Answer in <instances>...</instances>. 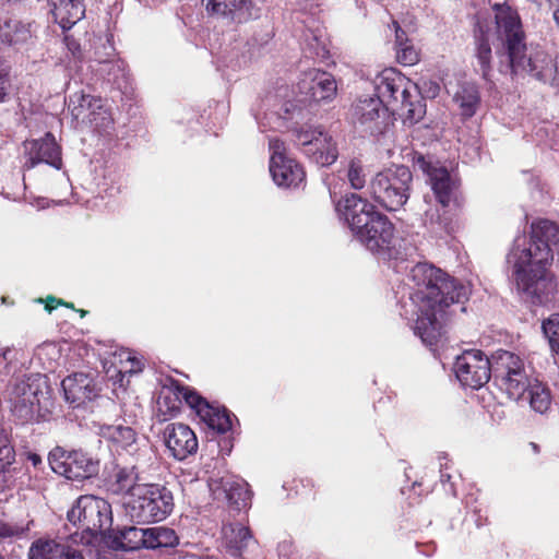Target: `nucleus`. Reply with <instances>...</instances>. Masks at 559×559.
<instances>
[{"instance_id":"41","label":"nucleus","mask_w":559,"mask_h":559,"mask_svg":"<svg viewBox=\"0 0 559 559\" xmlns=\"http://www.w3.org/2000/svg\"><path fill=\"white\" fill-rule=\"evenodd\" d=\"M100 103H102L100 97L82 94L80 97V105L73 109V115L76 118L80 117L83 114L81 108H83L84 106H86L87 108L96 107V108L100 109L102 108Z\"/></svg>"},{"instance_id":"1","label":"nucleus","mask_w":559,"mask_h":559,"mask_svg":"<svg viewBox=\"0 0 559 559\" xmlns=\"http://www.w3.org/2000/svg\"><path fill=\"white\" fill-rule=\"evenodd\" d=\"M411 281L415 289L413 300L417 307L414 332L427 346H437L445 333L447 309L453 304L465 302L471 289L428 263H417L411 270Z\"/></svg>"},{"instance_id":"20","label":"nucleus","mask_w":559,"mask_h":559,"mask_svg":"<svg viewBox=\"0 0 559 559\" xmlns=\"http://www.w3.org/2000/svg\"><path fill=\"white\" fill-rule=\"evenodd\" d=\"M210 15L227 20L229 23L243 24L257 16L254 0H202Z\"/></svg>"},{"instance_id":"22","label":"nucleus","mask_w":559,"mask_h":559,"mask_svg":"<svg viewBox=\"0 0 559 559\" xmlns=\"http://www.w3.org/2000/svg\"><path fill=\"white\" fill-rule=\"evenodd\" d=\"M222 534L225 551L234 559H245L248 550L258 544L250 527L239 522L224 525Z\"/></svg>"},{"instance_id":"38","label":"nucleus","mask_w":559,"mask_h":559,"mask_svg":"<svg viewBox=\"0 0 559 559\" xmlns=\"http://www.w3.org/2000/svg\"><path fill=\"white\" fill-rule=\"evenodd\" d=\"M15 459V451L8 432L0 427V468L11 465Z\"/></svg>"},{"instance_id":"19","label":"nucleus","mask_w":559,"mask_h":559,"mask_svg":"<svg viewBox=\"0 0 559 559\" xmlns=\"http://www.w3.org/2000/svg\"><path fill=\"white\" fill-rule=\"evenodd\" d=\"M354 117L370 134H382L390 119L389 107L377 96L359 99L354 106Z\"/></svg>"},{"instance_id":"44","label":"nucleus","mask_w":559,"mask_h":559,"mask_svg":"<svg viewBox=\"0 0 559 559\" xmlns=\"http://www.w3.org/2000/svg\"><path fill=\"white\" fill-rule=\"evenodd\" d=\"M19 534V528L0 521V537H12Z\"/></svg>"},{"instance_id":"30","label":"nucleus","mask_w":559,"mask_h":559,"mask_svg":"<svg viewBox=\"0 0 559 559\" xmlns=\"http://www.w3.org/2000/svg\"><path fill=\"white\" fill-rule=\"evenodd\" d=\"M148 528H140L136 526L124 527L119 531L115 538V543L119 548L126 551L148 548Z\"/></svg>"},{"instance_id":"16","label":"nucleus","mask_w":559,"mask_h":559,"mask_svg":"<svg viewBox=\"0 0 559 559\" xmlns=\"http://www.w3.org/2000/svg\"><path fill=\"white\" fill-rule=\"evenodd\" d=\"M147 480L140 472L136 465L111 464L106 467L103 474V486L105 490L112 496L133 497L135 488Z\"/></svg>"},{"instance_id":"4","label":"nucleus","mask_w":559,"mask_h":559,"mask_svg":"<svg viewBox=\"0 0 559 559\" xmlns=\"http://www.w3.org/2000/svg\"><path fill=\"white\" fill-rule=\"evenodd\" d=\"M182 402L213 431L225 433L231 429L233 414L225 406L209 402L194 388L175 379H170L157 401L162 420L176 417Z\"/></svg>"},{"instance_id":"49","label":"nucleus","mask_w":559,"mask_h":559,"mask_svg":"<svg viewBox=\"0 0 559 559\" xmlns=\"http://www.w3.org/2000/svg\"><path fill=\"white\" fill-rule=\"evenodd\" d=\"M80 312V316L83 318L87 314V311L86 310H83V309H80L78 310Z\"/></svg>"},{"instance_id":"52","label":"nucleus","mask_w":559,"mask_h":559,"mask_svg":"<svg viewBox=\"0 0 559 559\" xmlns=\"http://www.w3.org/2000/svg\"><path fill=\"white\" fill-rule=\"evenodd\" d=\"M0 559H4V557L0 554Z\"/></svg>"},{"instance_id":"18","label":"nucleus","mask_w":559,"mask_h":559,"mask_svg":"<svg viewBox=\"0 0 559 559\" xmlns=\"http://www.w3.org/2000/svg\"><path fill=\"white\" fill-rule=\"evenodd\" d=\"M24 148L26 155L24 168L32 169L36 165L45 163L56 169H61V147L51 132H47L41 139L25 141Z\"/></svg>"},{"instance_id":"40","label":"nucleus","mask_w":559,"mask_h":559,"mask_svg":"<svg viewBox=\"0 0 559 559\" xmlns=\"http://www.w3.org/2000/svg\"><path fill=\"white\" fill-rule=\"evenodd\" d=\"M269 146L271 150V158L270 163L273 162H282L283 158L288 157L286 154V145L285 142L278 138H273L269 142Z\"/></svg>"},{"instance_id":"33","label":"nucleus","mask_w":559,"mask_h":559,"mask_svg":"<svg viewBox=\"0 0 559 559\" xmlns=\"http://www.w3.org/2000/svg\"><path fill=\"white\" fill-rule=\"evenodd\" d=\"M475 57L479 63L481 75L485 80L489 79L491 72L492 51L489 43V36L486 31L480 28L475 35Z\"/></svg>"},{"instance_id":"48","label":"nucleus","mask_w":559,"mask_h":559,"mask_svg":"<svg viewBox=\"0 0 559 559\" xmlns=\"http://www.w3.org/2000/svg\"><path fill=\"white\" fill-rule=\"evenodd\" d=\"M10 352H11V350H10L9 348H5V349H2V350H1L0 355L2 356V358H3L4 360H8V355L10 354Z\"/></svg>"},{"instance_id":"25","label":"nucleus","mask_w":559,"mask_h":559,"mask_svg":"<svg viewBox=\"0 0 559 559\" xmlns=\"http://www.w3.org/2000/svg\"><path fill=\"white\" fill-rule=\"evenodd\" d=\"M28 559H84L72 546L55 539H37L28 551Z\"/></svg>"},{"instance_id":"45","label":"nucleus","mask_w":559,"mask_h":559,"mask_svg":"<svg viewBox=\"0 0 559 559\" xmlns=\"http://www.w3.org/2000/svg\"><path fill=\"white\" fill-rule=\"evenodd\" d=\"M548 82L554 86H557L559 83V56L552 62V74Z\"/></svg>"},{"instance_id":"28","label":"nucleus","mask_w":559,"mask_h":559,"mask_svg":"<svg viewBox=\"0 0 559 559\" xmlns=\"http://www.w3.org/2000/svg\"><path fill=\"white\" fill-rule=\"evenodd\" d=\"M429 179L437 201L443 207H447L454 197V192L457 188L456 181L444 167L432 168L429 171Z\"/></svg>"},{"instance_id":"23","label":"nucleus","mask_w":559,"mask_h":559,"mask_svg":"<svg viewBox=\"0 0 559 559\" xmlns=\"http://www.w3.org/2000/svg\"><path fill=\"white\" fill-rule=\"evenodd\" d=\"M210 486L214 492L223 491L229 504L237 510L245 509L251 503L252 492L249 484L241 477L226 475L212 479Z\"/></svg>"},{"instance_id":"29","label":"nucleus","mask_w":559,"mask_h":559,"mask_svg":"<svg viewBox=\"0 0 559 559\" xmlns=\"http://www.w3.org/2000/svg\"><path fill=\"white\" fill-rule=\"evenodd\" d=\"M98 435L104 439L111 451L119 452L132 445L136 440L135 431L129 427L119 425H102Z\"/></svg>"},{"instance_id":"47","label":"nucleus","mask_w":559,"mask_h":559,"mask_svg":"<svg viewBox=\"0 0 559 559\" xmlns=\"http://www.w3.org/2000/svg\"><path fill=\"white\" fill-rule=\"evenodd\" d=\"M554 20L559 27V8L554 11Z\"/></svg>"},{"instance_id":"8","label":"nucleus","mask_w":559,"mask_h":559,"mask_svg":"<svg viewBox=\"0 0 559 559\" xmlns=\"http://www.w3.org/2000/svg\"><path fill=\"white\" fill-rule=\"evenodd\" d=\"M411 81L401 72L394 69H385L376 81V96L382 98V103L389 106L400 104V109L404 110L406 118L412 122H418L425 109L420 103L417 105L411 100L409 93Z\"/></svg>"},{"instance_id":"50","label":"nucleus","mask_w":559,"mask_h":559,"mask_svg":"<svg viewBox=\"0 0 559 559\" xmlns=\"http://www.w3.org/2000/svg\"><path fill=\"white\" fill-rule=\"evenodd\" d=\"M67 308H71V309H74V305L72 302H68V306H66Z\"/></svg>"},{"instance_id":"13","label":"nucleus","mask_w":559,"mask_h":559,"mask_svg":"<svg viewBox=\"0 0 559 559\" xmlns=\"http://www.w3.org/2000/svg\"><path fill=\"white\" fill-rule=\"evenodd\" d=\"M492 11L497 38L501 41L507 57L515 56L520 48H525L526 44V35L518 10L504 2L495 3Z\"/></svg>"},{"instance_id":"17","label":"nucleus","mask_w":559,"mask_h":559,"mask_svg":"<svg viewBox=\"0 0 559 559\" xmlns=\"http://www.w3.org/2000/svg\"><path fill=\"white\" fill-rule=\"evenodd\" d=\"M304 100L321 103L332 100L336 96L337 84L334 76L320 69H309L301 74L297 84Z\"/></svg>"},{"instance_id":"5","label":"nucleus","mask_w":559,"mask_h":559,"mask_svg":"<svg viewBox=\"0 0 559 559\" xmlns=\"http://www.w3.org/2000/svg\"><path fill=\"white\" fill-rule=\"evenodd\" d=\"M174 506L173 492L166 486L144 480L126 503V511L136 523H153L165 520Z\"/></svg>"},{"instance_id":"9","label":"nucleus","mask_w":559,"mask_h":559,"mask_svg":"<svg viewBox=\"0 0 559 559\" xmlns=\"http://www.w3.org/2000/svg\"><path fill=\"white\" fill-rule=\"evenodd\" d=\"M492 377L500 390L512 400H520L530 386L524 360L516 354L499 349L492 354Z\"/></svg>"},{"instance_id":"46","label":"nucleus","mask_w":559,"mask_h":559,"mask_svg":"<svg viewBox=\"0 0 559 559\" xmlns=\"http://www.w3.org/2000/svg\"><path fill=\"white\" fill-rule=\"evenodd\" d=\"M27 461L31 462L34 467H38L43 463L41 456L34 452L27 453Z\"/></svg>"},{"instance_id":"36","label":"nucleus","mask_w":559,"mask_h":559,"mask_svg":"<svg viewBox=\"0 0 559 559\" xmlns=\"http://www.w3.org/2000/svg\"><path fill=\"white\" fill-rule=\"evenodd\" d=\"M527 391L530 394L531 407L534 411L544 414L551 404V395L549 389L539 383L534 385L530 383Z\"/></svg>"},{"instance_id":"21","label":"nucleus","mask_w":559,"mask_h":559,"mask_svg":"<svg viewBox=\"0 0 559 559\" xmlns=\"http://www.w3.org/2000/svg\"><path fill=\"white\" fill-rule=\"evenodd\" d=\"M165 443L171 455L179 461L198 451L199 443L194 431L185 424H169L164 432Z\"/></svg>"},{"instance_id":"32","label":"nucleus","mask_w":559,"mask_h":559,"mask_svg":"<svg viewBox=\"0 0 559 559\" xmlns=\"http://www.w3.org/2000/svg\"><path fill=\"white\" fill-rule=\"evenodd\" d=\"M455 100L459 103L461 116L463 119L472 118L480 104V96L478 88L474 84H465L461 86L455 95Z\"/></svg>"},{"instance_id":"26","label":"nucleus","mask_w":559,"mask_h":559,"mask_svg":"<svg viewBox=\"0 0 559 559\" xmlns=\"http://www.w3.org/2000/svg\"><path fill=\"white\" fill-rule=\"evenodd\" d=\"M270 173L280 187H298L306 179L304 167L289 156L282 162L270 163Z\"/></svg>"},{"instance_id":"15","label":"nucleus","mask_w":559,"mask_h":559,"mask_svg":"<svg viewBox=\"0 0 559 559\" xmlns=\"http://www.w3.org/2000/svg\"><path fill=\"white\" fill-rule=\"evenodd\" d=\"M508 60L513 74L527 73L544 83L551 78L552 59L544 50L527 52L525 44V48H520L515 56H509Z\"/></svg>"},{"instance_id":"14","label":"nucleus","mask_w":559,"mask_h":559,"mask_svg":"<svg viewBox=\"0 0 559 559\" xmlns=\"http://www.w3.org/2000/svg\"><path fill=\"white\" fill-rule=\"evenodd\" d=\"M453 370L463 386L478 390L492 376V357L488 358L480 349H466L456 357Z\"/></svg>"},{"instance_id":"51","label":"nucleus","mask_w":559,"mask_h":559,"mask_svg":"<svg viewBox=\"0 0 559 559\" xmlns=\"http://www.w3.org/2000/svg\"><path fill=\"white\" fill-rule=\"evenodd\" d=\"M439 225H441V224L439 223ZM439 229H440V230H445V231H447V225L440 226V228H439Z\"/></svg>"},{"instance_id":"53","label":"nucleus","mask_w":559,"mask_h":559,"mask_svg":"<svg viewBox=\"0 0 559 559\" xmlns=\"http://www.w3.org/2000/svg\"><path fill=\"white\" fill-rule=\"evenodd\" d=\"M556 87L559 90V83H558V85Z\"/></svg>"},{"instance_id":"31","label":"nucleus","mask_w":559,"mask_h":559,"mask_svg":"<svg viewBox=\"0 0 559 559\" xmlns=\"http://www.w3.org/2000/svg\"><path fill=\"white\" fill-rule=\"evenodd\" d=\"M32 32L28 25L19 21L9 20L0 25V40L10 46L22 45L29 41Z\"/></svg>"},{"instance_id":"42","label":"nucleus","mask_w":559,"mask_h":559,"mask_svg":"<svg viewBox=\"0 0 559 559\" xmlns=\"http://www.w3.org/2000/svg\"><path fill=\"white\" fill-rule=\"evenodd\" d=\"M9 87V73L4 69H0V103H3L5 100Z\"/></svg>"},{"instance_id":"39","label":"nucleus","mask_w":559,"mask_h":559,"mask_svg":"<svg viewBox=\"0 0 559 559\" xmlns=\"http://www.w3.org/2000/svg\"><path fill=\"white\" fill-rule=\"evenodd\" d=\"M347 178L350 187L355 190H360L366 185V174L361 160L352 159L348 165Z\"/></svg>"},{"instance_id":"37","label":"nucleus","mask_w":559,"mask_h":559,"mask_svg":"<svg viewBox=\"0 0 559 559\" xmlns=\"http://www.w3.org/2000/svg\"><path fill=\"white\" fill-rule=\"evenodd\" d=\"M542 329L551 350L559 354V313H554L548 319L544 320Z\"/></svg>"},{"instance_id":"3","label":"nucleus","mask_w":559,"mask_h":559,"mask_svg":"<svg viewBox=\"0 0 559 559\" xmlns=\"http://www.w3.org/2000/svg\"><path fill=\"white\" fill-rule=\"evenodd\" d=\"M355 238L369 251L393 257L396 253V229L376 205L357 193L345 194L337 203Z\"/></svg>"},{"instance_id":"24","label":"nucleus","mask_w":559,"mask_h":559,"mask_svg":"<svg viewBox=\"0 0 559 559\" xmlns=\"http://www.w3.org/2000/svg\"><path fill=\"white\" fill-rule=\"evenodd\" d=\"M67 402L74 407L85 405L97 396L94 379L83 372H75L61 382Z\"/></svg>"},{"instance_id":"34","label":"nucleus","mask_w":559,"mask_h":559,"mask_svg":"<svg viewBox=\"0 0 559 559\" xmlns=\"http://www.w3.org/2000/svg\"><path fill=\"white\" fill-rule=\"evenodd\" d=\"M396 59L403 66H414L419 61V52L406 37V33L396 25Z\"/></svg>"},{"instance_id":"10","label":"nucleus","mask_w":559,"mask_h":559,"mask_svg":"<svg viewBox=\"0 0 559 559\" xmlns=\"http://www.w3.org/2000/svg\"><path fill=\"white\" fill-rule=\"evenodd\" d=\"M294 142L301 153L318 166H330L338 157L332 135L321 128L300 127L293 130Z\"/></svg>"},{"instance_id":"7","label":"nucleus","mask_w":559,"mask_h":559,"mask_svg":"<svg viewBox=\"0 0 559 559\" xmlns=\"http://www.w3.org/2000/svg\"><path fill=\"white\" fill-rule=\"evenodd\" d=\"M67 518L82 534L88 535L87 542L104 535L112 525L111 504L93 495L80 496Z\"/></svg>"},{"instance_id":"6","label":"nucleus","mask_w":559,"mask_h":559,"mask_svg":"<svg viewBox=\"0 0 559 559\" xmlns=\"http://www.w3.org/2000/svg\"><path fill=\"white\" fill-rule=\"evenodd\" d=\"M412 183L413 174L407 166L385 168L371 179L370 195L386 211H397L409 199Z\"/></svg>"},{"instance_id":"11","label":"nucleus","mask_w":559,"mask_h":559,"mask_svg":"<svg viewBox=\"0 0 559 559\" xmlns=\"http://www.w3.org/2000/svg\"><path fill=\"white\" fill-rule=\"evenodd\" d=\"M49 386L41 378L16 383L11 393V411L22 423L34 419L43 407H47Z\"/></svg>"},{"instance_id":"43","label":"nucleus","mask_w":559,"mask_h":559,"mask_svg":"<svg viewBox=\"0 0 559 559\" xmlns=\"http://www.w3.org/2000/svg\"><path fill=\"white\" fill-rule=\"evenodd\" d=\"M58 306H68V302L63 299L56 298L53 296H48L45 300V309L48 312L55 310Z\"/></svg>"},{"instance_id":"12","label":"nucleus","mask_w":559,"mask_h":559,"mask_svg":"<svg viewBox=\"0 0 559 559\" xmlns=\"http://www.w3.org/2000/svg\"><path fill=\"white\" fill-rule=\"evenodd\" d=\"M48 462L56 474L70 480L88 479L99 471V462L82 450L56 447L49 452Z\"/></svg>"},{"instance_id":"35","label":"nucleus","mask_w":559,"mask_h":559,"mask_svg":"<svg viewBox=\"0 0 559 559\" xmlns=\"http://www.w3.org/2000/svg\"><path fill=\"white\" fill-rule=\"evenodd\" d=\"M147 536V545L148 548L152 549L175 547L179 543V538L175 530L165 526L148 528Z\"/></svg>"},{"instance_id":"2","label":"nucleus","mask_w":559,"mask_h":559,"mask_svg":"<svg viewBox=\"0 0 559 559\" xmlns=\"http://www.w3.org/2000/svg\"><path fill=\"white\" fill-rule=\"evenodd\" d=\"M559 252V226L546 218L531 225V240L516 258L515 280L534 305H542L555 288V283L547 266L552 261V252Z\"/></svg>"},{"instance_id":"27","label":"nucleus","mask_w":559,"mask_h":559,"mask_svg":"<svg viewBox=\"0 0 559 559\" xmlns=\"http://www.w3.org/2000/svg\"><path fill=\"white\" fill-rule=\"evenodd\" d=\"M50 13L63 29L71 28L85 15L84 0H48Z\"/></svg>"}]
</instances>
